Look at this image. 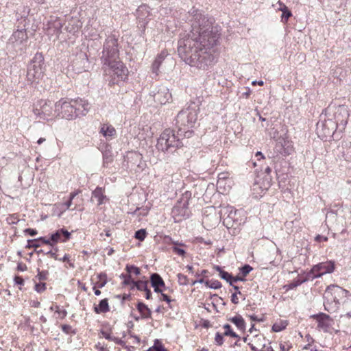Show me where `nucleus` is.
Returning <instances> with one entry per match:
<instances>
[{
  "mask_svg": "<svg viewBox=\"0 0 351 351\" xmlns=\"http://www.w3.org/2000/svg\"><path fill=\"white\" fill-rule=\"evenodd\" d=\"M191 30L178 40V53L180 58L191 66L208 71L216 63L214 47L219 34L198 10L194 8Z\"/></svg>",
  "mask_w": 351,
  "mask_h": 351,
  "instance_id": "f257e3e1",
  "label": "nucleus"
},
{
  "mask_svg": "<svg viewBox=\"0 0 351 351\" xmlns=\"http://www.w3.org/2000/svg\"><path fill=\"white\" fill-rule=\"evenodd\" d=\"M199 112V107L194 103L190 104L187 108L182 110L177 115L176 125L178 133L180 136L190 138Z\"/></svg>",
  "mask_w": 351,
  "mask_h": 351,
  "instance_id": "f03ea898",
  "label": "nucleus"
},
{
  "mask_svg": "<svg viewBox=\"0 0 351 351\" xmlns=\"http://www.w3.org/2000/svg\"><path fill=\"white\" fill-rule=\"evenodd\" d=\"M183 138L178 132L176 136L173 130L167 129L158 138L156 148L163 152H173L177 147L182 146L180 139Z\"/></svg>",
  "mask_w": 351,
  "mask_h": 351,
  "instance_id": "7ed1b4c3",
  "label": "nucleus"
},
{
  "mask_svg": "<svg viewBox=\"0 0 351 351\" xmlns=\"http://www.w3.org/2000/svg\"><path fill=\"white\" fill-rule=\"evenodd\" d=\"M44 58L36 53L27 66V80L32 84H37L44 76Z\"/></svg>",
  "mask_w": 351,
  "mask_h": 351,
  "instance_id": "20e7f679",
  "label": "nucleus"
},
{
  "mask_svg": "<svg viewBox=\"0 0 351 351\" xmlns=\"http://www.w3.org/2000/svg\"><path fill=\"white\" fill-rule=\"evenodd\" d=\"M119 58V50L118 47V39L115 35H110L106 39L101 57V62L104 64H110L113 60Z\"/></svg>",
  "mask_w": 351,
  "mask_h": 351,
  "instance_id": "39448f33",
  "label": "nucleus"
},
{
  "mask_svg": "<svg viewBox=\"0 0 351 351\" xmlns=\"http://www.w3.org/2000/svg\"><path fill=\"white\" fill-rule=\"evenodd\" d=\"M33 112L37 118L45 121L53 120L57 116L55 104L49 100L38 101L35 104Z\"/></svg>",
  "mask_w": 351,
  "mask_h": 351,
  "instance_id": "423d86ee",
  "label": "nucleus"
},
{
  "mask_svg": "<svg viewBox=\"0 0 351 351\" xmlns=\"http://www.w3.org/2000/svg\"><path fill=\"white\" fill-rule=\"evenodd\" d=\"M103 66L105 72L108 73L113 77V83H119L127 78L128 70L119 59Z\"/></svg>",
  "mask_w": 351,
  "mask_h": 351,
  "instance_id": "0eeeda50",
  "label": "nucleus"
},
{
  "mask_svg": "<svg viewBox=\"0 0 351 351\" xmlns=\"http://www.w3.org/2000/svg\"><path fill=\"white\" fill-rule=\"evenodd\" d=\"M28 36L25 29H16L8 40V45L16 52L25 51L27 46Z\"/></svg>",
  "mask_w": 351,
  "mask_h": 351,
  "instance_id": "6e6552de",
  "label": "nucleus"
},
{
  "mask_svg": "<svg viewBox=\"0 0 351 351\" xmlns=\"http://www.w3.org/2000/svg\"><path fill=\"white\" fill-rule=\"evenodd\" d=\"M57 116L68 120H73L77 117L73 100L61 99L55 104Z\"/></svg>",
  "mask_w": 351,
  "mask_h": 351,
  "instance_id": "1a4fd4ad",
  "label": "nucleus"
},
{
  "mask_svg": "<svg viewBox=\"0 0 351 351\" xmlns=\"http://www.w3.org/2000/svg\"><path fill=\"white\" fill-rule=\"evenodd\" d=\"M62 26L63 24L60 18L51 16L47 23L44 25V32L49 40L55 41L59 38Z\"/></svg>",
  "mask_w": 351,
  "mask_h": 351,
  "instance_id": "9d476101",
  "label": "nucleus"
},
{
  "mask_svg": "<svg viewBox=\"0 0 351 351\" xmlns=\"http://www.w3.org/2000/svg\"><path fill=\"white\" fill-rule=\"evenodd\" d=\"M171 215L176 223L182 221L189 217V201L186 198H181L176 202L172 208Z\"/></svg>",
  "mask_w": 351,
  "mask_h": 351,
  "instance_id": "9b49d317",
  "label": "nucleus"
},
{
  "mask_svg": "<svg viewBox=\"0 0 351 351\" xmlns=\"http://www.w3.org/2000/svg\"><path fill=\"white\" fill-rule=\"evenodd\" d=\"M335 269V262L332 261L319 263L314 265L306 274L307 279L313 280L324 274H330Z\"/></svg>",
  "mask_w": 351,
  "mask_h": 351,
  "instance_id": "f8f14e48",
  "label": "nucleus"
},
{
  "mask_svg": "<svg viewBox=\"0 0 351 351\" xmlns=\"http://www.w3.org/2000/svg\"><path fill=\"white\" fill-rule=\"evenodd\" d=\"M275 149L280 154L287 156L293 152V145L288 137L285 135L278 138Z\"/></svg>",
  "mask_w": 351,
  "mask_h": 351,
  "instance_id": "ddd939ff",
  "label": "nucleus"
},
{
  "mask_svg": "<svg viewBox=\"0 0 351 351\" xmlns=\"http://www.w3.org/2000/svg\"><path fill=\"white\" fill-rule=\"evenodd\" d=\"M349 117L348 109L345 106H339L334 114L336 127L344 128L348 123Z\"/></svg>",
  "mask_w": 351,
  "mask_h": 351,
  "instance_id": "4468645a",
  "label": "nucleus"
},
{
  "mask_svg": "<svg viewBox=\"0 0 351 351\" xmlns=\"http://www.w3.org/2000/svg\"><path fill=\"white\" fill-rule=\"evenodd\" d=\"M311 317L317 320L318 323L317 328L320 330H322L324 332H328L329 331V329L333 323V320L328 315L320 313L313 315Z\"/></svg>",
  "mask_w": 351,
  "mask_h": 351,
  "instance_id": "2eb2a0df",
  "label": "nucleus"
},
{
  "mask_svg": "<svg viewBox=\"0 0 351 351\" xmlns=\"http://www.w3.org/2000/svg\"><path fill=\"white\" fill-rule=\"evenodd\" d=\"M152 96L154 101L161 105L165 104L171 99V95L169 89L164 86H159L157 91L154 92Z\"/></svg>",
  "mask_w": 351,
  "mask_h": 351,
  "instance_id": "dca6fc26",
  "label": "nucleus"
},
{
  "mask_svg": "<svg viewBox=\"0 0 351 351\" xmlns=\"http://www.w3.org/2000/svg\"><path fill=\"white\" fill-rule=\"evenodd\" d=\"M150 8L148 5L143 4L136 10V16L141 27L145 29L149 22Z\"/></svg>",
  "mask_w": 351,
  "mask_h": 351,
  "instance_id": "f3484780",
  "label": "nucleus"
},
{
  "mask_svg": "<svg viewBox=\"0 0 351 351\" xmlns=\"http://www.w3.org/2000/svg\"><path fill=\"white\" fill-rule=\"evenodd\" d=\"M89 65L87 55L84 52H80L73 61V66L77 72L85 71Z\"/></svg>",
  "mask_w": 351,
  "mask_h": 351,
  "instance_id": "a211bd4d",
  "label": "nucleus"
},
{
  "mask_svg": "<svg viewBox=\"0 0 351 351\" xmlns=\"http://www.w3.org/2000/svg\"><path fill=\"white\" fill-rule=\"evenodd\" d=\"M73 103L77 112V117L86 115L90 110V105L86 100L78 98L73 100Z\"/></svg>",
  "mask_w": 351,
  "mask_h": 351,
  "instance_id": "6ab92c4d",
  "label": "nucleus"
},
{
  "mask_svg": "<svg viewBox=\"0 0 351 351\" xmlns=\"http://www.w3.org/2000/svg\"><path fill=\"white\" fill-rule=\"evenodd\" d=\"M51 241L54 244L58 242H66L71 237V233L64 228L58 230L56 232L51 234Z\"/></svg>",
  "mask_w": 351,
  "mask_h": 351,
  "instance_id": "aec40b11",
  "label": "nucleus"
},
{
  "mask_svg": "<svg viewBox=\"0 0 351 351\" xmlns=\"http://www.w3.org/2000/svg\"><path fill=\"white\" fill-rule=\"evenodd\" d=\"M100 133L109 141L116 136L117 132L112 125L104 123L100 128Z\"/></svg>",
  "mask_w": 351,
  "mask_h": 351,
  "instance_id": "412c9836",
  "label": "nucleus"
},
{
  "mask_svg": "<svg viewBox=\"0 0 351 351\" xmlns=\"http://www.w3.org/2000/svg\"><path fill=\"white\" fill-rule=\"evenodd\" d=\"M168 53L166 51H162L155 58L152 65V73L156 75H158L159 68L162 64V62L165 60V58L167 56Z\"/></svg>",
  "mask_w": 351,
  "mask_h": 351,
  "instance_id": "4be33fe9",
  "label": "nucleus"
},
{
  "mask_svg": "<svg viewBox=\"0 0 351 351\" xmlns=\"http://www.w3.org/2000/svg\"><path fill=\"white\" fill-rule=\"evenodd\" d=\"M228 321L234 324L239 330L242 332H245L246 324L244 319L241 315L238 314L234 317H229Z\"/></svg>",
  "mask_w": 351,
  "mask_h": 351,
  "instance_id": "5701e85b",
  "label": "nucleus"
},
{
  "mask_svg": "<svg viewBox=\"0 0 351 351\" xmlns=\"http://www.w3.org/2000/svg\"><path fill=\"white\" fill-rule=\"evenodd\" d=\"M92 199H95L97 202V205H101L106 202L107 199L106 196L104 195V191L101 187H97L92 193Z\"/></svg>",
  "mask_w": 351,
  "mask_h": 351,
  "instance_id": "b1692460",
  "label": "nucleus"
},
{
  "mask_svg": "<svg viewBox=\"0 0 351 351\" xmlns=\"http://www.w3.org/2000/svg\"><path fill=\"white\" fill-rule=\"evenodd\" d=\"M340 209L341 208L337 205H335L334 208L330 209L326 214V221L330 223H335L337 221L338 210Z\"/></svg>",
  "mask_w": 351,
  "mask_h": 351,
  "instance_id": "393cba45",
  "label": "nucleus"
},
{
  "mask_svg": "<svg viewBox=\"0 0 351 351\" xmlns=\"http://www.w3.org/2000/svg\"><path fill=\"white\" fill-rule=\"evenodd\" d=\"M138 311L141 315V317L144 319L151 318L152 317V311L148 308L147 305H145L143 302H138L136 306Z\"/></svg>",
  "mask_w": 351,
  "mask_h": 351,
  "instance_id": "a878e982",
  "label": "nucleus"
},
{
  "mask_svg": "<svg viewBox=\"0 0 351 351\" xmlns=\"http://www.w3.org/2000/svg\"><path fill=\"white\" fill-rule=\"evenodd\" d=\"M96 313H107L110 311L107 299H103L99 302L98 306L94 307Z\"/></svg>",
  "mask_w": 351,
  "mask_h": 351,
  "instance_id": "bb28decb",
  "label": "nucleus"
},
{
  "mask_svg": "<svg viewBox=\"0 0 351 351\" xmlns=\"http://www.w3.org/2000/svg\"><path fill=\"white\" fill-rule=\"evenodd\" d=\"M348 293V291L346 289H343V288L340 287L338 285H330L327 287L326 289V294L328 295H333V294H338L339 295L341 293Z\"/></svg>",
  "mask_w": 351,
  "mask_h": 351,
  "instance_id": "cd10ccee",
  "label": "nucleus"
},
{
  "mask_svg": "<svg viewBox=\"0 0 351 351\" xmlns=\"http://www.w3.org/2000/svg\"><path fill=\"white\" fill-rule=\"evenodd\" d=\"M150 281L154 288L157 287H165V282L160 276L156 273L151 275Z\"/></svg>",
  "mask_w": 351,
  "mask_h": 351,
  "instance_id": "c85d7f7f",
  "label": "nucleus"
},
{
  "mask_svg": "<svg viewBox=\"0 0 351 351\" xmlns=\"http://www.w3.org/2000/svg\"><path fill=\"white\" fill-rule=\"evenodd\" d=\"M289 324V322L285 319H279L272 326V330L276 332H280L285 330Z\"/></svg>",
  "mask_w": 351,
  "mask_h": 351,
  "instance_id": "c756f323",
  "label": "nucleus"
},
{
  "mask_svg": "<svg viewBox=\"0 0 351 351\" xmlns=\"http://www.w3.org/2000/svg\"><path fill=\"white\" fill-rule=\"evenodd\" d=\"M215 269L219 271L220 277L229 283L230 286L232 285V276L227 271H223L219 266H215Z\"/></svg>",
  "mask_w": 351,
  "mask_h": 351,
  "instance_id": "7c9ffc66",
  "label": "nucleus"
},
{
  "mask_svg": "<svg viewBox=\"0 0 351 351\" xmlns=\"http://www.w3.org/2000/svg\"><path fill=\"white\" fill-rule=\"evenodd\" d=\"M308 280V279H307L306 276L304 278H298V279L293 280L291 283H289V284L285 285L284 287L286 289L287 291L291 290Z\"/></svg>",
  "mask_w": 351,
  "mask_h": 351,
  "instance_id": "2f4dec72",
  "label": "nucleus"
},
{
  "mask_svg": "<svg viewBox=\"0 0 351 351\" xmlns=\"http://www.w3.org/2000/svg\"><path fill=\"white\" fill-rule=\"evenodd\" d=\"M148 285L147 281H143V280H138V281H132V284L130 287L131 289H133L134 288H136L139 291H145L147 290Z\"/></svg>",
  "mask_w": 351,
  "mask_h": 351,
  "instance_id": "473e14b6",
  "label": "nucleus"
},
{
  "mask_svg": "<svg viewBox=\"0 0 351 351\" xmlns=\"http://www.w3.org/2000/svg\"><path fill=\"white\" fill-rule=\"evenodd\" d=\"M101 335H103V337L105 339H108L109 341H114L115 343H117L118 345H120V346H125V341H123L122 339H119L117 337L111 336L110 334L108 333V332L104 331V330H101Z\"/></svg>",
  "mask_w": 351,
  "mask_h": 351,
  "instance_id": "72a5a7b5",
  "label": "nucleus"
},
{
  "mask_svg": "<svg viewBox=\"0 0 351 351\" xmlns=\"http://www.w3.org/2000/svg\"><path fill=\"white\" fill-rule=\"evenodd\" d=\"M223 328L225 330L223 335L225 336H230L233 338L239 339V336L232 330L230 324H226L223 326Z\"/></svg>",
  "mask_w": 351,
  "mask_h": 351,
  "instance_id": "f704fd0d",
  "label": "nucleus"
},
{
  "mask_svg": "<svg viewBox=\"0 0 351 351\" xmlns=\"http://www.w3.org/2000/svg\"><path fill=\"white\" fill-rule=\"evenodd\" d=\"M206 286L210 289H217L221 287V282L217 280H207L205 282Z\"/></svg>",
  "mask_w": 351,
  "mask_h": 351,
  "instance_id": "c9c22d12",
  "label": "nucleus"
},
{
  "mask_svg": "<svg viewBox=\"0 0 351 351\" xmlns=\"http://www.w3.org/2000/svg\"><path fill=\"white\" fill-rule=\"evenodd\" d=\"M232 180H228L226 182H223L221 186H217V189L221 191L220 192L221 193H226L229 191V190L231 189Z\"/></svg>",
  "mask_w": 351,
  "mask_h": 351,
  "instance_id": "e433bc0d",
  "label": "nucleus"
},
{
  "mask_svg": "<svg viewBox=\"0 0 351 351\" xmlns=\"http://www.w3.org/2000/svg\"><path fill=\"white\" fill-rule=\"evenodd\" d=\"M228 180H231L230 178H228V173H226V172L220 173L218 175L217 186H223L222 185L223 182H226V181H228Z\"/></svg>",
  "mask_w": 351,
  "mask_h": 351,
  "instance_id": "4c0bfd02",
  "label": "nucleus"
},
{
  "mask_svg": "<svg viewBox=\"0 0 351 351\" xmlns=\"http://www.w3.org/2000/svg\"><path fill=\"white\" fill-rule=\"evenodd\" d=\"M119 277H120V278L123 279L122 283L124 286H126V285L131 286L132 284V281H134V280L131 279V275L128 273L127 274H121Z\"/></svg>",
  "mask_w": 351,
  "mask_h": 351,
  "instance_id": "58836bf2",
  "label": "nucleus"
},
{
  "mask_svg": "<svg viewBox=\"0 0 351 351\" xmlns=\"http://www.w3.org/2000/svg\"><path fill=\"white\" fill-rule=\"evenodd\" d=\"M40 246V243L39 242L38 239H29V240H27V245H26V248L36 249V248L39 247Z\"/></svg>",
  "mask_w": 351,
  "mask_h": 351,
  "instance_id": "ea45409f",
  "label": "nucleus"
},
{
  "mask_svg": "<svg viewBox=\"0 0 351 351\" xmlns=\"http://www.w3.org/2000/svg\"><path fill=\"white\" fill-rule=\"evenodd\" d=\"M125 269L130 275L134 274L136 276L140 274V269L134 265H127Z\"/></svg>",
  "mask_w": 351,
  "mask_h": 351,
  "instance_id": "a19ab883",
  "label": "nucleus"
},
{
  "mask_svg": "<svg viewBox=\"0 0 351 351\" xmlns=\"http://www.w3.org/2000/svg\"><path fill=\"white\" fill-rule=\"evenodd\" d=\"M38 274L36 276V278H37L38 280H45L47 278V276L49 274L48 271H40L39 269H37Z\"/></svg>",
  "mask_w": 351,
  "mask_h": 351,
  "instance_id": "79ce46f5",
  "label": "nucleus"
},
{
  "mask_svg": "<svg viewBox=\"0 0 351 351\" xmlns=\"http://www.w3.org/2000/svg\"><path fill=\"white\" fill-rule=\"evenodd\" d=\"M97 278L99 279L101 282L98 284L99 288L104 287L107 283V276L105 273H100L97 275Z\"/></svg>",
  "mask_w": 351,
  "mask_h": 351,
  "instance_id": "37998d69",
  "label": "nucleus"
},
{
  "mask_svg": "<svg viewBox=\"0 0 351 351\" xmlns=\"http://www.w3.org/2000/svg\"><path fill=\"white\" fill-rule=\"evenodd\" d=\"M146 231L144 229H141L135 232V238L139 241H143L146 237Z\"/></svg>",
  "mask_w": 351,
  "mask_h": 351,
  "instance_id": "c03bdc74",
  "label": "nucleus"
},
{
  "mask_svg": "<svg viewBox=\"0 0 351 351\" xmlns=\"http://www.w3.org/2000/svg\"><path fill=\"white\" fill-rule=\"evenodd\" d=\"M47 289V285L45 282L36 283L34 289L38 293H43Z\"/></svg>",
  "mask_w": 351,
  "mask_h": 351,
  "instance_id": "a18cd8bd",
  "label": "nucleus"
},
{
  "mask_svg": "<svg viewBox=\"0 0 351 351\" xmlns=\"http://www.w3.org/2000/svg\"><path fill=\"white\" fill-rule=\"evenodd\" d=\"M104 165H108L109 163L112 162V156L110 153L106 152L103 154Z\"/></svg>",
  "mask_w": 351,
  "mask_h": 351,
  "instance_id": "49530a36",
  "label": "nucleus"
},
{
  "mask_svg": "<svg viewBox=\"0 0 351 351\" xmlns=\"http://www.w3.org/2000/svg\"><path fill=\"white\" fill-rule=\"evenodd\" d=\"M177 276H178V281L179 285H188V283H189L188 278L185 275L182 274H178Z\"/></svg>",
  "mask_w": 351,
  "mask_h": 351,
  "instance_id": "de8ad7c7",
  "label": "nucleus"
},
{
  "mask_svg": "<svg viewBox=\"0 0 351 351\" xmlns=\"http://www.w3.org/2000/svg\"><path fill=\"white\" fill-rule=\"evenodd\" d=\"M252 270V267L249 265H245L240 269V271L243 277L246 276Z\"/></svg>",
  "mask_w": 351,
  "mask_h": 351,
  "instance_id": "09e8293b",
  "label": "nucleus"
},
{
  "mask_svg": "<svg viewBox=\"0 0 351 351\" xmlns=\"http://www.w3.org/2000/svg\"><path fill=\"white\" fill-rule=\"evenodd\" d=\"M215 341L216 344L218 346H221L223 343V335L221 333H219V332H217L215 334Z\"/></svg>",
  "mask_w": 351,
  "mask_h": 351,
  "instance_id": "8fccbe9b",
  "label": "nucleus"
},
{
  "mask_svg": "<svg viewBox=\"0 0 351 351\" xmlns=\"http://www.w3.org/2000/svg\"><path fill=\"white\" fill-rule=\"evenodd\" d=\"M71 204H72V201H71L70 199H69L67 202L60 204L62 211L58 215V216L60 217L62 213L64 211L68 210L70 208V206H71Z\"/></svg>",
  "mask_w": 351,
  "mask_h": 351,
  "instance_id": "3c124183",
  "label": "nucleus"
},
{
  "mask_svg": "<svg viewBox=\"0 0 351 351\" xmlns=\"http://www.w3.org/2000/svg\"><path fill=\"white\" fill-rule=\"evenodd\" d=\"M172 250L174 253L181 256H184L186 254V252L184 249L180 248L177 246H173L172 247Z\"/></svg>",
  "mask_w": 351,
  "mask_h": 351,
  "instance_id": "603ef678",
  "label": "nucleus"
},
{
  "mask_svg": "<svg viewBox=\"0 0 351 351\" xmlns=\"http://www.w3.org/2000/svg\"><path fill=\"white\" fill-rule=\"evenodd\" d=\"M291 15V12L289 10H287L285 12L284 11L282 14V21L284 23L287 22Z\"/></svg>",
  "mask_w": 351,
  "mask_h": 351,
  "instance_id": "864d4df0",
  "label": "nucleus"
},
{
  "mask_svg": "<svg viewBox=\"0 0 351 351\" xmlns=\"http://www.w3.org/2000/svg\"><path fill=\"white\" fill-rule=\"evenodd\" d=\"M38 239L40 243L41 242L42 243L47 244L51 246L53 245L52 241H51V237L49 239H46L45 237H39Z\"/></svg>",
  "mask_w": 351,
  "mask_h": 351,
  "instance_id": "5fc2aeb1",
  "label": "nucleus"
},
{
  "mask_svg": "<svg viewBox=\"0 0 351 351\" xmlns=\"http://www.w3.org/2000/svg\"><path fill=\"white\" fill-rule=\"evenodd\" d=\"M24 233L34 237L38 234V231L36 229L26 228L24 230Z\"/></svg>",
  "mask_w": 351,
  "mask_h": 351,
  "instance_id": "6e6d98bb",
  "label": "nucleus"
},
{
  "mask_svg": "<svg viewBox=\"0 0 351 351\" xmlns=\"http://www.w3.org/2000/svg\"><path fill=\"white\" fill-rule=\"evenodd\" d=\"M55 251L56 252H53L51 250H49V251H47L46 252V253H45V255H50V256L53 258H54L55 260H58V257L56 254V252L58 251V249L56 248L55 249Z\"/></svg>",
  "mask_w": 351,
  "mask_h": 351,
  "instance_id": "4d7b16f0",
  "label": "nucleus"
},
{
  "mask_svg": "<svg viewBox=\"0 0 351 351\" xmlns=\"http://www.w3.org/2000/svg\"><path fill=\"white\" fill-rule=\"evenodd\" d=\"M160 300L167 302L169 304H170V302L171 301L170 298L167 294H165L162 293H161Z\"/></svg>",
  "mask_w": 351,
  "mask_h": 351,
  "instance_id": "13d9d810",
  "label": "nucleus"
},
{
  "mask_svg": "<svg viewBox=\"0 0 351 351\" xmlns=\"http://www.w3.org/2000/svg\"><path fill=\"white\" fill-rule=\"evenodd\" d=\"M95 348L98 351H109V350L105 347L104 345H101V343H98L95 345Z\"/></svg>",
  "mask_w": 351,
  "mask_h": 351,
  "instance_id": "bf43d9fd",
  "label": "nucleus"
},
{
  "mask_svg": "<svg viewBox=\"0 0 351 351\" xmlns=\"http://www.w3.org/2000/svg\"><path fill=\"white\" fill-rule=\"evenodd\" d=\"M27 265L23 263H19L17 265V270L20 271H24L27 270Z\"/></svg>",
  "mask_w": 351,
  "mask_h": 351,
  "instance_id": "052dcab7",
  "label": "nucleus"
},
{
  "mask_svg": "<svg viewBox=\"0 0 351 351\" xmlns=\"http://www.w3.org/2000/svg\"><path fill=\"white\" fill-rule=\"evenodd\" d=\"M147 351H165L163 347L160 346H153L148 349Z\"/></svg>",
  "mask_w": 351,
  "mask_h": 351,
  "instance_id": "680f3d73",
  "label": "nucleus"
},
{
  "mask_svg": "<svg viewBox=\"0 0 351 351\" xmlns=\"http://www.w3.org/2000/svg\"><path fill=\"white\" fill-rule=\"evenodd\" d=\"M62 330L66 334H69L71 330V326L69 325H62Z\"/></svg>",
  "mask_w": 351,
  "mask_h": 351,
  "instance_id": "e2e57ef3",
  "label": "nucleus"
},
{
  "mask_svg": "<svg viewBox=\"0 0 351 351\" xmlns=\"http://www.w3.org/2000/svg\"><path fill=\"white\" fill-rule=\"evenodd\" d=\"M237 293H232V296H231V302L233 303V304H238L239 303V299L237 298Z\"/></svg>",
  "mask_w": 351,
  "mask_h": 351,
  "instance_id": "0e129e2a",
  "label": "nucleus"
},
{
  "mask_svg": "<svg viewBox=\"0 0 351 351\" xmlns=\"http://www.w3.org/2000/svg\"><path fill=\"white\" fill-rule=\"evenodd\" d=\"M278 5H279L278 10L282 11V12H284V11L285 12L287 10H289L288 8L281 1H278Z\"/></svg>",
  "mask_w": 351,
  "mask_h": 351,
  "instance_id": "69168bd1",
  "label": "nucleus"
},
{
  "mask_svg": "<svg viewBox=\"0 0 351 351\" xmlns=\"http://www.w3.org/2000/svg\"><path fill=\"white\" fill-rule=\"evenodd\" d=\"M14 281H15V283L18 284V285H23V283H24V280H23V278L20 277V276H16L14 278Z\"/></svg>",
  "mask_w": 351,
  "mask_h": 351,
  "instance_id": "338daca9",
  "label": "nucleus"
},
{
  "mask_svg": "<svg viewBox=\"0 0 351 351\" xmlns=\"http://www.w3.org/2000/svg\"><path fill=\"white\" fill-rule=\"evenodd\" d=\"M315 240L317 241H319V242H322V241H326L328 240V238L326 237H322L321 235H317L316 237H315Z\"/></svg>",
  "mask_w": 351,
  "mask_h": 351,
  "instance_id": "774afa93",
  "label": "nucleus"
}]
</instances>
